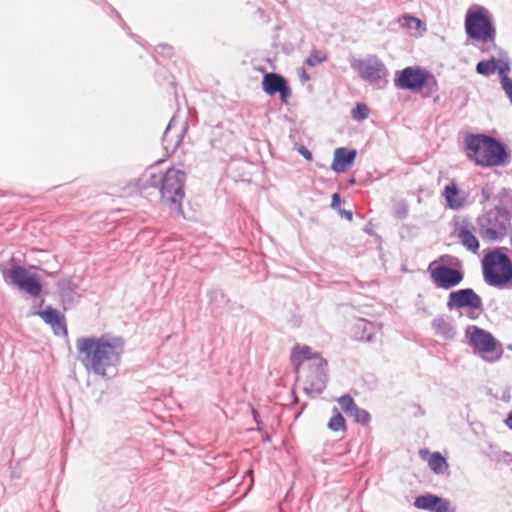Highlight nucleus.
<instances>
[{"label":"nucleus","mask_w":512,"mask_h":512,"mask_svg":"<svg viewBox=\"0 0 512 512\" xmlns=\"http://www.w3.org/2000/svg\"><path fill=\"white\" fill-rule=\"evenodd\" d=\"M433 512H456V508L452 505L451 501L438 496Z\"/></svg>","instance_id":"32"},{"label":"nucleus","mask_w":512,"mask_h":512,"mask_svg":"<svg viewBox=\"0 0 512 512\" xmlns=\"http://www.w3.org/2000/svg\"><path fill=\"white\" fill-rule=\"evenodd\" d=\"M465 31L467 36L473 40L493 41L496 30L492 14L483 6H472L465 15Z\"/></svg>","instance_id":"4"},{"label":"nucleus","mask_w":512,"mask_h":512,"mask_svg":"<svg viewBox=\"0 0 512 512\" xmlns=\"http://www.w3.org/2000/svg\"><path fill=\"white\" fill-rule=\"evenodd\" d=\"M482 194L484 196L485 199H488L489 195L485 192V190L483 189L482 190Z\"/></svg>","instance_id":"43"},{"label":"nucleus","mask_w":512,"mask_h":512,"mask_svg":"<svg viewBox=\"0 0 512 512\" xmlns=\"http://www.w3.org/2000/svg\"><path fill=\"white\" fill-rule=\"evenodd\" d=\"M349 416L362 425H366L370 421V414L366 410L360 409L358 406Z\"/></svg>","instance_id":"31"},{"label":"nucleus","mask_w":512,"mask_h":512,"mask_svg":"<svg viewBox=\"0 0 512 512\" xmlns=\"http://www.w3.org/2000/svg\"><path fill=\"white\" fill-rule=\"evenodd\" d=\"M432 328L438 335L447 339L453 338L455 335L453 326L442 316H437L433 319Z\"/></svg>","instance_id":"23"},{"label":"nucleus","mask_w":512,"mask_h":512,"mask_svg":"<svg viewBox=\"0 0 512 512\" xmlns=\"http://www.w3.org/2000/svg\"><path fill=\"white\" fill-rule=\"evenodd\" d=\"M443 265L434 266L435 262L429 265V272L432 282L438 287L445 290L452 289L460 284L464 278V274L460 269L449 267L460 265L458 258L450 255L440 257Z\"/></svg>","instance_id":"8"},{"label":"nucleus","mask_w":512,"mask_h":512,"mask_svg":"<svg viewBox=\"0 0 512 512\" xmlns=\"http://www.w3.org/2000/svg\"><path fill=\"white\" fill-rule=\"evenodd\" d=\"M505 424L507 427L512 429V411L508 414L507 418L505 419Z\"/></svg>","instance_id":"39"},{"label":"nucleus","mask_w":512,"mask_h":512,"mask_svg":"<svg viewBox=\"0 0 512 512\" xmlns=\"http://www.w3.org/2000/svg\"><path fill=\"white\" fill-rule=\"evenodd\" d=\"M321 357L318 353H314L309 346L296 345L292 349L291 362L295 369L298 370L303 361L309 362V367L315 366V358Z\"/></svg>","instance_id":"21"},{"label":"nucleus","mask_w":512,"mask_h":512,"mask_svg":"<svg viewBox=\"0 0 512 512\" xmlns=\"http://www.w3.org/2000/svg\"><path fill=\"white\" fill-rule=\"evenodd\" d=\"M262 88L270 96L279 93L281 102L284 104L288 103V99L292 95V91L284 77L277 73H266L263 76Z\"/></svg>","instance_id":"13"},{"label":"nucleus","mask_w":512,"mask_h":512,"mask_svg":"<svg viewBox=\"0 0 512 512\" xmlns=\"http://www.w3.org/2000/svg\"><path fill=\"white\" fill-rule=\"evenodd\" d=\"M351 67L357 71L362 80L374 87L383 88L388 82V69L376 55L355 60L351 63Z\"/></svg>","instance_id":"9"},{"label":"nucleus","mask_w":512,"mask_h":512,"mask_svg":"<svg viewBox=\"0 0 512 512\" xmlns=\"http://www.w3.org/2000/svg\"><path fill=\"white\" fill-rule=\"evenodd\" d=\"M479 234L490 242L500 241L510 226V215L506 210L495 207L477 219Z\"/></svg>","instance_id":"6"},{"label":"nucleus","mask_w":512,"mask_h":512,"mask_svg":"<svg viewBox=\"0 0 512 512\" xmlns=\"http://www.w3.org/2000/svg\"><path fill=\"white\" fill-rule=\"evenodd\" d=\"M379 327L366 319H357L351 328L352 336L361 341L370 342L374 339Z\"/></svg>","instance_id":"18"},{"label":"nucleus","mask_w":512,"mask_h":512,"mask_svg":"<svg viewBox=\"0 0 512 512\" xmlns=\"http://www.w3.org/2000/svg\"><path fill=\"white\" fill-rule=\"evenodd\" d=\"M356 150H349L344 147L337 148L334 152V159L331 168L335 172H345L353 164L356 158Z\"/></svg>","instance_id":"19"},{"label":"nucleus","mask_w":512,"mask_h":512,"mask_svg":"<svg viewBox=\"0 0 512 512\" xmlns=\"http://www.w3.org/2000/svg\"><path fill=\"white\" fill-rule=\"evenodd\" d=\"M498 62V68L496 71H498L499 75L501 76V83L504 81V79H510L507 74L510 71V66L508 62H504L501 60H497Z\"/></svg>","instance_id":"34"},{"label":"nucleus","mask_w":512,"mask_h":512,"mask_svg":"<svg viewBox=\"0 0 512 512\" xmlns=\"http://www.w3.org/2000/svg\"><path fill=\"white\" fill-rule=\"evenodd\" d=\"M398 23L403 28L413 29V30H418L422 25V22L419 18L409 15V14H405V15L399 17Z\"/></svg>","instance_id":"28"},{"label":"nucleus","mask_w":512,"mask_h":512,"mask_svg":"<svg viewBox=\"0 0 512 512\" xmlns=\"http://www.w3.org/2000/svg\"><path fill=\"white\" fill-rule=\"evenodd\" d=\"M341 409L349 416L357 407L354 400L349 395H343L338 398Z\"/></svg>","instance_id":"30"},{"label":"nucleus","mask_w":512,"mask_h":512,"mask_svg":"<svg viewBox=\"0 0 512 512\" xmlns=\"http://www.w3.org/2000/svg\"><path fill=\"white\" fill-rule=\"evenodd\" d=\"M159 164L160 160L155 161L138 179L137 187L140 192L149 187L160 188V172L157 168Z\"/></svg>","instance_id":"22"},{"label":"nucleus","mask_w":512,"mask_h":512,"mask_svg":"<svg viewBox=\"0 0 512 512\" xmlns=\"http://www.w3.org/2000/svg\"><path fill=\"white\" fill-rule=\"evenodd\" d=\"M437 501H438L437 495L428 493V494L420 495V496L416 497L414 500V506L417 509L433 512V509L435 508Z\"/></svg>","instance_id":"24"},{"label":"nucleus","mask_w":512,"mask_h":512,"mask_svg":"<svg viewBox=\"0 0 512 512\" xmlns=\"http://www.w3.org/2000/svg\"><path fill=\"white\" fill-rule=\"evenodd\" d=\"M473 231L474 226L472 224L463 223L457 227V238L468 251L477 253L479 249V241Z\"/></svg>","instance_id":"20"},{"label":"nucleus","mask_w":512,"mask_h":512,"mask_svg":"<svg viewBox=\"0 0 512 512\" xmlns=\"http://www.w3.org/2000/svg\"><path fill=\"white\" fill-rule=\"evenodd\" d=\"M174 122H175V119H174V118H173V119H171L170 123H169V124H168V126L166 127V130H165V133H164V135H165V136H167V134H168V133H169V131L171 130L172 125H173V123H174Z\"/></svg>","instance_id":"40"},{"label":"nucleus","mask_w":512,"mask_h":512,"mask_svg":"<svg viewBox=\"0 0 512 512\" xmlns=\"http://www.w3.org/2000/svg\"><path fill=\"white\" fill-rule=\"evenodd\" d=\"M482 272L487 285L498 289L512 288V262L501 249H494L484 256Z\"/></svg>","instance_id":"3"},{"label":"nucleus","mask_w":512,"mask_h":512,"mask_svg":"<svg viewBox=\"0 0 512 512\" xmlns=\"http://www.w3.org/2000/svg\"><path fill=\"white\" fill-rule=\"evenodd\" d=\"M369 113V108L364 103H357L351 111V115L356 121H363L367 119L369 117Z\"/></svg>","instance_id":"29"},{"label":"nucleus","mask_w":512,"mask_h":512,"mask_svg":"<svg viewBox=\"0 0 512 512\" xmlns=\"http://www.w3.org/2000/svg\"><path fill=\"white\" fill-rule=\"evenodd\" d=\"M75 346L85 369L103 378L107 377L110 368L119 365L124 353L123 339L108 334L100 337H80Z\"/></svg>","instance_id":"1"},{"label":"nucleus","mask_w":512,"mask_h":512,"mask_svg":"<svg viewBox=\"0 0 512 512\" xmlns=\"http://www.w3.org/2000/svg\"><path fill=\"white\" fill-rule=\"evenodd\" d=\"M302 77H304V79H307V76H305V71H302Z\"/></svg>","instance_id":"44"},{"label":"nucleus","mask_w":512,"mask_h":512,"mask_svg":"<svg viewBox=\"0 0 512 512\" xmlns=\"http://www.w3.org/2000/svg\"><path fill=\"white\" fill-rule=\"evenodd\" d=\"M299 153L307 160H312V153L304 146H301Z\"/></svg>","instance_id":"35"},{"label":"nucleus","mask_w":512,"mask_h":512,"mask_svg":"<svg viewBox=\"0 0 512 512\" xmlns=\"http://www.w3.org/2000/svg\"><path fill=\"white\" fill-rule=\"evenodd\" d=\"M498 68V62L492 58L490 60H483L477 63L476 72L483 76H490L496 72Z\"/></svg>","instance_id":"26"},{"label":"nucleus","mask_w":512,"mask_h":512,"mask_svg":"<svg viewBox=\"0 0 512 512\" xmlns=\"http://www.w3.org/2000/svg\"><path fill=\"white\" fill-rule=\"evenodd\" d=\"M327 362L322 357L315 358V366L310 367L311 371L308 375L309 387H306L307 392L320 394L326 386V372L325 367Z\"/></svg>","instance_id":"15"},{"label":"nucleus","mask_w":512,"mask_h":512,"mask_svg":"<svg viewBox=\"0 0 512 512\" xmlns=\"http://www.w3.org/2000/svg\"><path fill=\"white\" fill-rule=\"evenodd\" d=\"M428 465L436 474H443L448 469L446 459L438 452H435L430 456Z\"/></svg>","instance_id":"25"},{"label":"nucleus","mask_w":512,"mask_h":512,"mask_svg":"<svg viewBox=\"0 0 512 512\" xmlns=\"http://www.w3.org/2000/svg\"><path fill=\"white\" fill-rule=\"evenodd\" d=\"M0 271L5 283L17 287L32 297H38L41 294L43 285L39 275L30 273L24 266L14 264L6 268L4 264H0Z\"/></svg>","instance_id":"7"},{"label":"nucleus","mask_w":512,"mask_h":512,"mask_svg":"<svg viewBox=\"0 0 512 512\" xmlns=\"http://www.w3.org/2000/svg\"><path fill=\"white\" fill-rule=\"evenodd\" d=\"M32 314L39 316L46 324H48L53 330L54 335L67 336L68 331L66 318L64 314L57 309L52 306H47L45 309L34 311Z\"/></svg>","instance_id":"14"},{"label":"nucleus","mask_w":512,"mask_h":512,"mask_svg":"<svg viewBox=\"0 0 512 512\" xmlns=\"http://www.w3.org/2000/svg\"><path fill=\"white\" fill-rule=\"evenodd\" d=\"M397 215L400 218H405L407 216V209H406V207H402L401 209H399L397 211Z\"/></svg>","instance_id":"38"},{"label":"nucleus","mask_w":512,"mask_h":512,"mask_svg":"<svg viewBox=\"0 0 512 512\" xmlns=\"http://www.w3.org/2000/svg\"><path fill=\"white\" fill-rule=\"evenodd\" d=\"M466 334L470 344L482 354L483 360L493 363L501 358L503 351L497 348L496 340L489 332L471 326L466 330Z\"/></svg>","instance_id":"10"},{"label":"nucleus","mask_w":512,"mask_h":512,"mask_svg":"<svg viewBox=\"0 0 512 512\" xmlns=\"http://www.w3.org/2000/svg\"><path fill=\"white\" fill-rule=\"evenodd\" d=\"M77 288L78 286L71 279H60L57 282L58 293L65 310L79 302L81 296Z\"/></svg>","instance_id":"17"},{"label":"nucleus","mask_w":512,"mask_h":512,"mask_svg":"<svg viewBox=\"0 0 512 512\" xmlns=\"http://www.w3.org/2000/svg\"><path fill=\"white\" fill-rule=\"evenodd\" d=\"M430 81L436 87V80L429 72L420 68L406 67L399 72L394 84L399 89L418 91Z\"/></svg>","instance_id":"11"},{"label":"nucleus","mask_w":512,"mask_h":512,"mask_svg":"<svg viewBox=\"0 0 512 512\" xmlns=\"http://www.w3.org/2000/svg\"><path fill=\"white\" fill-rule=\"evenodd\" d=\"M186 175L180 169H167L162 176V207L169 206L172 213L183 216L182 200L185 196Z\"/></svg>","instance_id":"5"},{"label":"nucleus","mask_w":512,"mask_h":512,"mask_svg":"<svg viewBox=\"0 0 512 512\" xmlns=\"http://www.w3.org/2000/svg\"><path fill=\"white\" fill-rule=\"evenodd\" d=\"M467 158L481 167H499L510 163L511 156L503 143L486 134H467L463 140Z\"/></svg>","instance_id":"2"},{"label":"nucleus","mask_w":512,"mask_h":512,"mask_svg":"<svg viewBox=\"0 0 512 512\" xmlns=\"http://www.w3.org/2000/svg\"><path fill=\"white\" fill-rule=\"evenodd\" d=\"M326 60V57L322 55L319 51L313 50L309 57L306 59V64L308 66L314 67Z\"/></svg>","instance_id":"33"},{"label":"nucleus","mask_w":512,"mask_h":512,"mask_svg":"<svg viewBox=\"0 0 512 512\" xmlns=\"http://www.w3.org/2000/svg\"><path fill=\"white\" fill-rule=\"evenodd\" d=\"M115 13H116L117 17H118L120 20H122V19H121L120 14H119L118 12H116V11H115Z\"/></svg>","instance_id":"47"},{"label":"nucleus","mask_w":512,"mask_h":512,"mask_svg":"<svg viewBox=\"0 0 512 512\" xmlns=\"http://www.w3.org/2000/svg\"><path fill=\"white\" fill-rule=\"evenodd\" d=\"M12 478H18L19 477V474H17L16 471H12Z\"/></svg>","instance_id":"42"},{"label":"nucleus","mask_w":512,"mask_h":512,"mask_svg":"<svg viewBox=\"0 0 512 512\" xmlns=\"http://www.w3.org/2000/svg\"><path fill=\"white\" fill-rule=\"evenodd\" d=\"M335 414L328 422V428L334 432L344 431L346 429V421L337 408H334Z\"/></svg>","instance_id":"27"},{"label":"nucleus","mask_w":512,"mask_h":512,"mask_svg":"<svg viewBox=\"0 0 512 512\" xmlns=\"http://www.w3.org/2000/svg\"><path fill=\"white\" fill-rule=\"evenodd\" d=\"M122 26L125 28L126 27V23L122 21Z\"/></svg>","instance_id":"48"},{"label":"nucleus","mask_w":512,"mask_h":512,"mask_svg":"<svg viewBox=\"0 0 512 512\" xmlns=\"http://www.w3.org/2000/svg\"><path fill=\"white\" fill-rule=\"evenodd\" d=\"M344 216L349 219V220H352L353 218V213L351 211H344Z\"/></svg>","instance_id":"41"},{"label":"nucleus","mask_w":512,"mask_h":512,"mask_svg":"<svg viewBox=\"0 0 512 512\" xmlns=\"http://www.w3.org/2000/svg\"><path fill=\"white\" fill-rule=\"evenodd\" d=\"M340 201H341V200H340V196H339V194L334 193V194L332 195V202H331V206H332V208H337V207H339V205H340Z\"/></svg>","instance_id":"36"},{"label":"nucleus","mask_w":512,"mask_h":512,"mask_svg":"<svg viewBox=\"0 0 512 512\" xmlns=\"http://www.w3.org/2000/svg\"><path fill=\"white\" fill-rule=\"evenodd\" d=\"M302 77H304V79H307V76H305V71H302Z\"/></svg>","instance_id":"46"},{"label":"nucleus","mask_w":512,"mask_h":512,"mask_svg":"<svg viewBox=\"0 0 512 512\" xmlns=\"http://www.w3.org/2000/svg\"><path fill=\"white\" fill-rule=\"evenodd\" d=\"M442 195L446 206L456 211L464 208L468 201V192L460 189L454 182L445 186Z\"/></svg>","instance_id":"16"},{"label":"nucleus","mask_w":512,"mask_h":512,"mask_svg":"<svg viewBox=\"0 0 512 512\" xmlns=\"http://www.w3.org/2000/svg\"><path fill=\"white\" fill-rule=\"evenodd\" d=\"M302 77H304V79H307V76H305V71H302Z\"/></svg>","instance_id":"45"},{"label":"nucleus","mask_w":512,"mask_h":512,"mask_svg":"<svg viewBox=\"0 0 512 512\" xmlns=\"http://www.w3.org/2000/svg\"><path fill=\"white\" fill-rule=\"evenodd\" d=\"M469 307L481 310L483 307L481 297L471 288H464L451 292L447 301L449 310Z\"/></svg>","instance_id":"12"},{"label":"nucleus","mask_w":512,"mask_h":512,"mask_svg":"<svg viewBox=\"0 0 512 512\" xmlns=\"http://www.w3.org/2000/svg\"><path fill=\"white\" fill-rule=\"evenodd\" d=\"M173 53V49L169 45L162 44V56H171Z\"/></svg>","instance_id":"37"}]
</instances>
